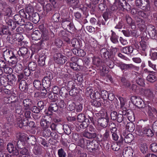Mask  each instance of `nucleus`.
<instances>
[{
  "mask_svg": "<svg viewBox=\"0 0 157 157\" xmlns=\"http://www.w3.org/2000/svg\"><path fill=\"white\" fill-rule=\"evenodd\" d=\"M39 29L42 33L41 34L40 32L37 30L31 34V36L33 40H39L40 37H43L44 39L47 40L48 39V31L43 25L39 26Z\"/></svg>",
  "mask_w": 157,
  "mask_h": 157,
  "instance_id": "f257e3e1",
  "label": "nucleus"
},
{
  "mask_svg": "<svg viewBox=\"0 0 157 157\" xmlns=\"http://www.w3.org/2000/svg\"><path fill=\"white\" fill-rule=\"evenodd\" d=\"M131 100L138 107L143 108L145 104L144 101L139 97L132 96L131 97Z\"/></svg>",
  "mask_w": 157,
  "mask_h": 157,
  "instance_id": "f03ea898",
  "label": "nucleus"
},
{
  "mask_svg": "<svg viewBox=\"0 0 157 157\" xmlns=\"http://www.w3.org/2000/svg\"><path fill=\"white\" fill-rule=\"evenodd\" d=\"M136 133L137 135L141 136L145 135L147 136H152L153 135L152 131L151 129L146 127L143 128L141 131H137Z\"/></svg>",
  "mask_w": 157,
  "mask_h": 157,
  "instance_id": "7ed1b4c3",
  "label": "nucleus"
},
{
  "mask_svg": "<svg viewBox=\"0 0 157 157\" xmlns=\"http://www.w3.org/2000/svg\"><path fill=\"white\" fill-rule=\"evenodd\" d=\"M54 58L56 62L60 64L64 63L67 60L66 57L60 53L55 54L54 55Z\"/></svg>",
  "mask_w": 157,
  "mask_h": 157,
  "instance_id": "20e7f679",
  "label": "nucleus"
},
{
  "mask_svg": "<svg viewBox=\"0 0 157 157\" xmlns=\"http://www.w3.org/2000/svg\"><path fill=\"white\" fill-rule=\"evenodd\" d=\"M7 149L9 153L11 154L12 155L17 156L19 154V152L17 147H14L12 143H10L7 144Z\"/></svg>",
  "mask_w": 157,
  "mask_h": 157,
  "instance_id": "39448f33",
  "label": "nucleus"
},
{
  "mask_svg": "<svg viewBox=\"0 0 157 157\" xmlns=\"http://www.w3.org/2000/svg\"><path fill=\"white\" fill-rule=\"evenodd\" d=\"M52 78L50 76H45L42 80V85L44 88L49 90V87L51 86V80Z\"/></svg>",
  "mask_w": 157,
  "mask_h": 157,
  "instance_id": "423d86ee",
  "label": "nucleus"
},
{
  "mask_svg": "<svg viewBox=\"0 0 157 157\" xmlns=\"http://www.w3.org/2000/svg\"><path fill=\"white\" fill-rule=\"evenodd\" d=\"M10 53L12 54V55L11 56H8L9 58L11 60V61H10V64L13 68H14L16 66L17 63V59L15 56L13 54V52L12 51H8L6 53V54L7 55H10Z\"/></svg>",
  "mask_w": 157,
  "mask_h": 157,
  "instance_id": "0eeeda50",
  "label": "nucleus"
},
{
  "mask_svg": "<svg viewBox=\"0 0 157 157\" xmlns=\"http://www.w3.org/2000/svg\"><path fill=\"white\" fill-rule=\"evenodd\" d=\"M92 90H93L91 88L89 89V90L87 89L86 94L90 95L91 98H95L96 99H100L101 97L100 93L97 91L92 93Z\"/></svg>",
  "mask_w": 157,
  "mask_h": 157,
  "instance_id": "6e6552de",
  "label": "nucleus"
},
{
  "mask_svg": "<svg viewBox=\"0 0 157 157\" xmlns=\"http://www.w3.org/2000/svg\"><path fill=\"white\" fill-rule=\"evenodd\" d=\"M47 118L44 117V118H42L41 120V126L44 130H46L50 126V122L48 120Z\"/></svg>",
  "mask_w": 157,
  "mask_h": 157,
  "instance_id": "1a4fd4ad",
  "label": "nucleus"
},
{
  "mask_svg": "<svg viewBox=\"0 0 157 157\" xmlns=\"http://www.w3.org/2000/svg\"><path fill=\"white\" fill-rule=\"evenodd\" d=\"M33 104L32 100L29 98L24 99L23 101V109L25 110L29 109Z\"/></svg>",
  "mask_w": 157,
  "mask_h": 157,
  "instance_id": "9d476101",
  "label": "nucleus"
},
{
  "mask_svg": "<svg viewBox=\"0 0 157 157\" xmlns=\"http://www.w3.org/2000/svg\"><path fill=\"white\" fill-rule=\"evenodd\" d=\"M133 151L130 147L125 148L123 152L124 157H132Z\"/></svg>",
  "mask_w": 157,
  "mask_h": 157,
  "instance_id": "9b49d317",
  "label": "nucleus"
},
{
  "mask_svg": "<svg viewBox=\"0 0 157 157\" xmlns=\"http://www.w3.org/2000/svg\"><path fill=\"white\" fill-rule=\"evenodd\" d=\"M109 121V119L105 118H100L98 120V124L103 128L106 127Z\"/></svg>",
  "mask_w": 157,
  "mask_h": 157,
  "instance_id": "f8f14e48",
  "label": "nucleus"
},
{
  "mask_svg": "<svg viewBox=\"0 0 157 157\" xmlns=\"http://www.w3.org/2000/svg\"><path fill=\"white\" fill-rule=\"evenodd\" d=\"M29 121L28 119L27 118H25L24 119L22 120H21V121H19V123H18L17 124L18 125V126L20 128H21L23 126H26L29 125L30 126L29 124H30L31 125H32L33 126L34 124V122H31L28 123Z\"/></svg>",
  "mask_w": 157,
  "mask_h": 157,
  "instance_id": "ddd939ff",
  "label": "nucleus"
},
{
  "mask_svg": "<svg viewBox=\"0 0 157 157\" xmlns=\"http://www.w3.org/2000/svg\"><path fill=\"white\" fill-rule=\"evenodd\" d=\"M145 96L148 99L150 100L152 99L154 96L153 90L150 89H145L144 91Z\"/></svg>",
  "mask_w": 157,
  "mask_h": 157,
  "instance_id": "4468645a",
  "label": "nucleus"
},
{
  "mask_svg": "<svg viewBox=\"0 0 157 157\" xmlns=\"http://www.w3.org/2000/svg\"><path fill=\"white\" fill-rule=\"evenodd\" d=\"M136 24L137 26L140 29L143 30L145 28V22L144 20L137 17L136 19Z\"/></svg>",
  "mask_w": 157,
  "mask_h": 157,
  "instance_id": "2eb2a0df",
  "label": "nucleus"
},
{
  "mask_svg": "<svg viewBox=\"0 0 157 157\" xmlns=\"http://www.w3.org/2000/svg\"><path fill=\"white\" fill-rule=\"evenodd\" d=\"M136 5L139 8L144 9L147 5H148L147 2L145 0H136Z\"/></svg>",
  "mask_w": 157,
  "mask_h": 157,
  "instance_id": "dca6fc26",
  "label": "nucleus"
},
{
  "mask_svg": "<svg viewBox=\"0 0 157 157\" xmlns=\"http://www.w3.org/2000/svg\"><path fill=\"white\" fill-rule=\"evenodd\" d=\"M14 19L18 25H23L25 23V20L21 18V16L18 14L15 15L14 16Z\"/></svg>",
  "mask_w": 157,
  "mask_h": 157,
  "instance_id": "f3484780",
  "label": "nucleus"
},
{
  "mask_svg": "<svg viewBox=\"0 0 157 157\" xmlns=\"http://www.w3.org/2000/svg\"><path fill=\"white\" fill-rule=\"evenodd\" d=\"M25 10L28 16V18L34 13V12L33 7L30 4H28L25 7Z\"/></svg>",
  "mask_w": 157,
  "mask_h": 157,
  "instance_id": "a211bd4d",
  "label": "nucleus"
},
{
  "mask_svg": "<svg viewBox=\"0 0 157 157\" xmlns=\"http://www.w3.org/2000/svg\"><path fill=\"white\" fill-rule=\"evenodd\" d=\"M119 5L126 10H128L131 9V6L126 3V1L125 0H119Z\"/></svg>",
  "mask_w": 157,
  "mask_h": 157,
  "instance_id": "6ab92c4d",
  "label": "nucleus"
},
{
  "mask_svg": "<svg viewBox=\"0 0 157 157\" xmlns=\"http://www.w3.org/2000/svg\"><path fill=\"white\" fill-rule=\"evenodd\" d=\"M82 135L84 137L89 139L94 138L96 136L95 132L90 133L86 131L83 132Z\"/></svg>",
  "mask_w": 157,
  "mask_h": 157,
  "instance_id": "aec40b11",
  "label": "nucleus"
},
{
  "mask_svg": "<svg viewBox=\"0 0 157 157\" xmlns=\"http://www.w3.org/2000/svg\"><path fill=\"white\" fill-rule=\"evenodd\" d=\"M123 135L125 136L124 140L126 143H130L134 139V136L132 134L129 133L125 136V133L124 132Z\"/></svg>",
  "mask_w": 157,
  "mask_h": 157,
  "instance_id": "412c9836",
  "label": "nucleus"
},
{
  "mask_svg": "<svg viewBox=\"0 0 157 157\" xmlns=\"http://www.w3.org/2000/svg\"><path fill=\"white\" fill-rule=\"evenodd\" d=\"M133 50V48L131 46L123 47L121 49V51L122 52L127 54L132 53Z\"/></svg>",
  "mask_w": 157,
  "mask_h": 157,
  "instance_id": "4be33fe9",
  "label": "nucleus"
},
{
  "mask_svg": "<svg viewBox=\"0 0 157 157\" xmlns=\"http://www.w3.org/2000/svg\"><path fill=\"white\" fill-rule=\"evenodd\" d=\"M5 21L6 24L10 26L12 29H14L16 27V24L9 17H5Z\"/></svg>",
  "mask_w": 157,
  "mask_h": 157,
  "instance_id": "5701e85b",
  "label": "nucleus"
},
{
  "mask_svg": "<svg viewBox=\"0 0 157 157\" xmlns=\"http://www.w3.org/2000/svg\"><path fill=\"white\" fill-rule=\"evenodd\" d=\"M19 88L22 91H26L28 90V86L26 81L22 80L19 85Z\"/></svg>",
  "mask_w": 157,
  "mask_h": 157,
  "instance_id": "b1692460",
  "label": "nucleus"
},
{
  "mask_svg": "<svg viewBox=\"0 0 157 157\" xmlns=\"http://www.w3.org/2000/svg\"><path fill=\"white\" fill-rule=\"evenodd\" d=\"M29 18L31 19L32 21L35 24L37 23L40 20L39 16L37 13H33Z\"/></svg>",
  "mask_w": 157,
  "mask_h": 157,
  "instance_id": "393cba45",
  "label": "nucleus"
},
{
  "mask_svg": "<svg viewBox=\"0 0 157 157\" xmlns=\"http://www.w3.org/2000/svg\"><path fill=\"white\" fill-rule=\"evenodd\" d=\"M148 33L151 36L155 37L156 34L155 27L151 25H150L148 27Z\"/></svg>",
  "mask_w": 157,
  "mask_h": 157,
  "instance_id": "a878e982",
  "label": "nucleus"
},
{
  "mask_svg": "<svg viewBox=\"0 0 157 157\" xmlns=\"http://www.w3.org/2000/svg\"><path fill=\"white\" fill-rule=\"evenodd\" d=\"M90 146V147H88V150L90 152H94L98 149V144L97 142L95 141L91 143Z\"/></svg>",
  "mask_w": 157,
  "mask_h": 157,
  "instance_id": "bb28decb",
  "label": "nucleus"
},
{
  "mask_svg": "<svg viewBox=\"0 0 157 157\" xmlns=\"http://www.w3.org/2000/svg\"><path fill=\"white\" fill-rule=\"evenodd\" d=\"M10 33L8 29V27L5 25H3L0 27V35L10 34Z\"/></svg>",
  "mask_w": 157,
  "mask_h": 157,
  "instance_id": "cd10ccee",
  "label": "nucleus"
},
{
  "mask_svg": "<svg viewBox=\"0 0 157 157\" xmlns=\"http://www.w3.org/2000/svg\"><path fill=\"white\" fill-rule=\"evenodd\" d=\"M117 66L122 71H126L129 70L130 64H126L122 62L117 63Z\"/></svg>",
  "mask_w": 157,
  "mask_h": 157,
  "instance_id": "c85d7f7f",
  "label": "nucleus"
},
{
  "mask_svg": "<svg viewBox=\"0 0 157 157\" xmlns=\"http://www.w3.org/2000/svg\"><path fill=\"white\" fill-rule=\"evenodd\" d=\"M16 137L18 140H21L23 141H27V137L26 135L24 133L19 132L16 134Z\"/></svg>",
  "mask_w": 157,
  "mask_h": 157,
  "instance_id": "c756f323",
  "label": "nucleus"
},
{
  "mask_svg": "<svg viewBox=\"0 0 157 157\" xmlns=\"http://www.w3.org/2000/svg\"><path fill=\"white\" fill-rule=\"evenodd\" d=\"M58 106L57 104L51 103L48 108V110L51 113L56 112L58 109Z\"/></svg>",
  "mask_w": 157,
  "mask_h": 157,
  "instance_id": "7c9ffc66",
  "label": "nucleus"
},
{
  "mask_svg": "<svg viewBox=\"0 0 157 157\" xmlns=\"http://www.w3.org/2000/svg\"><path fill=\"white\" fill-rule=\"evenodd\" d=\"M33 153L36 155H40L42 152V147L41 146H35L33 149Z\"/></svg>",
  "mask_w": 157,
  "mask_h": 157,
  "instance_id": "2f4dec72",
  "label": "nucleus"
},
{
  "mask_svg": "<svg viewBox=\"0 0 157 157\" xmlns=\"http://www.w3.org/2000/svg\"><path fill=\"white\" fill-rule=\"evenodd\" d=\"M61 25L63 28L65 29H67V28L70 24L71 22L67 19H63L61 18Z\"/></svg>",
  "mask_w": 157,
  "mask_h": 157,
  "instance_id": "473e14b6",
  "label": "nucleus"
},
{
  "mask_svg": "<svg viewBox=\"0 0 157 157\" xmlns=\"http://www.w3.org/2000/svg\"><path fill=\"white\" fill-rule=\"evenodd\" d=\"M65 86L68 90L75 89V83L73 81H70L66 83Z\"/></svg>",
  "mask_w": 157,
  "mask_h": 157,
  "instance_id": "72a5a7b5",
  "label": "nucleus"
},
{
  "mask_svg": "<svg viewBox=\"0 0 157 157\" xmlns=\"http://www.w3.org/2000/svg\"><path fill=\"white\" fill-rule=\"evenodd\" d=\"M12 8L10 6H8L3 10V14L5 16L7 17H10L12 13Z\"/></svg>",
  "mask_w": 157,
  "mask_h": 157,
  "instance_id": "f704fd0d",
  "label": "nucleus"
},
{
  "mask_svg": "<svg viewBox=\"0 0 157 157\" xmlns=\"http://www.w3.org/2000/svg\"><path fill=\"white\" fill-rule=\"evenodd\" d=\"M28 52V50L26 48L22 47L19 49V51L18 52V53L19 56L24 57L27 54Z\"/></svg>",
  "mask_w": 157,
  "mask_h": 157,
  "instance_id": "c9c22d12",
  "label": "nucleus"
},
{
  "mask_svg": "<svg viewBox=\"0 0 157 157\" xmlns=\"http://www.w3.org/2000/svg\"><path fill=\"white\" fill-rule=\"evenodd\" d=\"M143 108H144L147 112L150 115L152 114V112L155 111V109L153 107H151L149 105L145 106L144 105V106Z\"/></svg>",
  "mask_w": 157,
  "mask_h": 157,
  "instance_id": "e433bc0d",
  "label": "nucleus"
},
{
  "mask_svg": "<svg viewBox=\"0 0 157 157\" xmlns=\"http://www.w3.org/2000/svg\"><path fill=\"white\" fill-rule=\"evenodd\" d=\"M59 94L64 98H66L68 96L67 90L64 87H62L59 92Z\"/></svg>",
  "mask_w": 157,
  "mask_h": 157,
  "instance_id": "4c0bfd02",
  "label": "nucleus"
},
{
  "mask_svg": "<svg viewBox=\"0 0 157 157\" xmlns=\"http://www.w3.org/2000/svg\"><path fill=\"white\" fill-rule=\"evenodd\" d=\"M112 32L110 40L113 43L116 44L118 42V37L116 35L115 33L112 30H111Z\"/></svg>",
  "mask_w": 157,
  "mask_h": 157,
  "instance_id": "58836bf2",
  "label": "nucleus"
},
{
  "mask_svg": "<svg viewBox=\"0 0 157 157\" xmlns=\"http://www.w3.org/2000/svg\"><path fill=\"white\" fill-rule=\"evenodd\" d=\"M128 119L131 122L134 121L135 117L133 113L131 110L127 112L126 114Z\"/></svg>",
  "mask_w": 157,
  "mask_h": 157,
  "instance_id": "ea45409f",
  "label": "nucleus"
},
{
  "mask_svg": "<svg viewBox=\"0 0 157 157\" xmlns=\"http://www.w3.org/2000/svg\"><path fill=\"white\" fill-rule=\"evenodd\" d=\"M121 143L119 142H114L111 145V147L112 150L114 151H118L120 148Z\"/></svg>",
  "mask_w": 157,
  "mask_h": 157,
  "instance_id": "a19ab883",
  "label": "nucleus"
},
{
  "mask_svg": "<svg viewBox=\"0 0 157 157\" xmlns=\"http://www.w3.org/2000/svg\"><path fill=\"white\" fill-rule=\"evenodd\" d=\"M126 129L130 132H133L135 129V126L132 122L128 123L126 126Z\"/></svg>",
  "mask_w": 157,
  "mask_h": 157,
  "instance_id": "79ce46f5",
  "label": "nucleus"
},
{
  "mask_svg": "<svg viewBox=\"0 0 157 157\" xmlns=\"http://www.w3.org/2000/svg\"><path fill=\"white\" fill-rule=\"evenodd\" d=\"M7 78L8 79V81L11 82L12 84L17 79L16 77L13 74H9L7 75Z\"/></svg>",
  "mask_w": 157,
  "mask_h": 157,
  "instance_id": "37998d69",
  "label": "nucleus"
},
{
  "mask_svg": "<svg viewBox=\"0 0 157 157\" xmlns=\"http://www.w3.org/2000/svg\"><path fill=\"white\" fill-rule=\"evenodd\" d=\"M102 139L104 141H108L110 139V131L106 129L103 135Z\"/></svg>",
  "mask_w": 157,
  "mask_h": 157,
  "instance_id": "c03bdc74",
  "label": "nucleus"
},
{
  "mask_svg": "<svg viewBox=\"0 0 157 157\" xmlns=\"http://www.w3.org/2000/svg\"><path fill=\"white\" fill-rule=\"evenodd\" d=\"M27 20H25V23L23 25H25V27L28 30H32L33 28L32 23L29 22H27Z\"/></svg>",
  "mask_w": 157,
  "mask_h": 157,
  "instance_id": "a18cd8bd",
  "label": "nucleus"
},
{
  "mask_svg": "<svg viewBox=\"0 0 157 157\" xmlns=\"http://www.w3.org/2000/svg\"><path fill=\"white\" fill-rule=\"evenodd\" d=\"M45 56H42L39 58L38 61V64L40 66H44L45 63Z\"/></svg>",
  "mask_w": 157,
  "mask_h": 157,
  "instance_id": "49530a36",
  "label": "nucleus"
},
{
  "mask_svg": "<svg viewBox=\"0 0 157 157\" xmlns=\"http://www.w3.org/2000/svg\"><path fill=\"white\" fill-rule=\"evenodd\" d=\"M71 44L73 47L77 48L79 47V43L77 39L76 38H73L71 41Z\"/></svg>",
  "mask_w": 157,
  "mask_h": 157,
  "instance_id": "de8ad7c7",
  "label": "nucleus"
},
{
  "mask_svg": "<svg viewBox=\"0 0 157 157\" xmlns=\"http://www.w3.org/2000/svg\"><path fill=\"white\" fill-rule=\"evenodd\" d=\"M25 143V141L18 140L17 142H16L15 144L17 147L19 149H22Z\"/></svg>",
  "mask_w": 157,
  "mask_h": 157,
  "instance_id": "09e8293b",
  "label": "nucleus"
},
{
  "mask_svg": "<svg viewBox=\"0 0 157 157\" xmlns=\"http://www.w3.org/2000/svg\"><path fill=\"white\" fill-rule=\"evenodd\" d=\"M34 86L35 88L39 90L41 87V82L39 80H35L33 82Z\"/></svg>",
  "mask_w": 157,
  "mask_h": 157,
  "instance_id": "8fccbe9b",
  "label": "nucleus"
},
{
  "mask_svg": "<svg viewBox=\"0 0 157 157\" xmlns=\"http://www.w3.org/2000/svg\"><path fill=\"white\" fill-rule=\"evenodd\" d=\"M58 154L59 157H66L67 156L66 152L62 148L58 150Z\"/></svg>",
  "mask_w": 157,
  "mask_h": 157,
  "instance_id": "3c124183",
  "label": "nucleus"
},
{
  "mask_svg": "<svg viewBox=\"0 0 157 157\" xmlns=\"http://www.w3.org/2000/svg\"><path fill=\"white\" fill-rule=\"evenodd\" d=\"M60 15L59 13H56L52 16V19L54 22H58L59 20Z\"/></svg>",
  "mask_w": 157,
  "mask_h": 157,
  "instance_id": "603ef678",
  "label": "nucleus"
},
{
  "mask_svg": "<svg viewBox=\"0 0 157 157\" xmlns=\"http://www.w3.org/2000/svg\"><path fill=\"white\" fill-rule=\"evenodd\" d=\"M118 98L120 101L121 108H122L124 110H126V108L124 107V105L125 104V102L124 98L121 97H118Z\"/></svg>",
  "mask_w": 157,
  "mask_h": 157,
  "instance_id": "864d4df0",
  "label": "nucleus"
},
{
  "mask_svg": "<svg viewBox=\"0 0 157 157\" xmlns=\"http://www.w3.org/2000/svg\"><path fill=\"white\" fill-rule=\"evenodd\" d=\"M136 82L137 84L142 86H144L145 84L144 80L141 77L137 78Z\"/></svg>",
  "mask_w": 157,
  "mask_h": 157,
  "instance_id": "5fc2aeb1",
  "label": "nucleus"
},
{
  "mask_svg": "<svg viewBox=\"0 0 157 157\" xmlns=\"http://www.w3.org/2000/svg\"><path fill=\"white\" fill-rule=\"evenodd\" d=\"M28 66L29 70L31 71H34L36 67V64L34 62H31L29 63Z\"/></svg>",
  "mask_w": 157,
  "mask_h": 157,
  "instance_id": "6e6d98bb",
  "label": "nucleus"
},
{
  "mask_svg": "<svg viewBox=\"0 0 157 157\" xmlns=\"http://www.w3.org/2000/svg\"><path fill=\"white\" fill-rule=\"evenodd\" d=\"M156 79V77L151 74H149L147 77V79L148 81L151 82H154Z\"/></svg>",
  "mask_w": 157,
  "mask_h": 157,
  "instance_id": "4d7b16f0",
  "label": "nucleus"
},
{
  "mask_svg": "<svg viewBox=\"0 0 157 157\" xmlns=\"http://www.w3.org/2000/svg\"><path fill=\"white\" fill-rule=\"evenodd\" d=\"M109 93L105 90H103L101 91V96L102 98L106 100L108 99V98Z\"/></svg>",
  "mask_w": 157,
  "mask_h": 157,
  "instance_id": "13d9d810",
  "label": "nucleus"
},
{
  "mask_svg": "<svg viewBox=\"0 0 157 157\" xmlns=\"http://www.w3.org/2000/svg\"><path fill=\"white\" fill-rule=\"evenodd\" d=\"M100 53L103 55L104 57H109V52L106 48H102L100 51Z\"/></svg>",
  "mask_w": 157,
  "mask_h": 157,
  "instance_id": "bf43d9fd",
  "label": "nucleus"
},
{
  "mask_svg": "<svg viewBox=\"0 0 157 157\" xmlns=\"http://www.w3.org/2000/svg\"><path fill=\"white\" fill-rule=\"evenodd\" d=\"M141 151L143 153H144L147 151V147L146 144L143 143L141 144L140 147Z\"/></svg>",
  "mask_w": 157,
  "mask_h": 157,
  "instance_id": "052dcab7",
  "label": "nucleus"
},
{
  "mask_svg": "<svg viewBox=\"0 0 157 157\" xmlns=\"http://www.w3.org/2000/svg\"><path fill=\"white\" fill-rule=\"evenodd\" d=\"M3 69L4 72L6 74H11L13 71L11 67H9L8 64Z\"/></svg>",
  "mask_w": 157,
  "mask_h": 157,
  "instance_id": "680f3d73",
  "label": "nucleus"
},
{
  "mask_svg": "<svg viewBox=\"0 0 157 157\" xmlns=\"http://www.w3.org/2000/svg\"><path fill=\"white\" fill-rule=\"evenodd\" d=\"M52 5L50 3L47 4L44 8V10L47 13H48L52 11Z\"/></svg>",
  "mask_w": 157,
  "mask_h": 157,
  "instance_id": "e2e57ef3",
  "label": "nucleus"
},
{
  "mask_svg": "<svg viewBox=\"0 0 157 157\" xmlns=\"http://www.w3.org/2000/svg\"><path fill=\"white\" fill-rule=\"evenodd\" d=\"M29 140V142L32 145L35 144L36 141V138L33 136H31L30 137H27V140Z\"/></svg>",
  "mask_w": 157,
  "mask_h": 157,
  "instance_id": "0e129e2a",
  "label": "nucleus"
},
{
  "mask_svg": "<svg viewBox=\"0 0 157 157\" xmlns=\"http://www.w3.org/2000/svg\"><path fill=\"white\" fill-rule=\"evenodd\" d=\"M83 109L82 104L80 103H77L75 105V109L77 112H80Z\"/></svg>",
  "mask_w": 157,
  "mask_h": 157,
  "instance_id": "69168bd1",
  "label": "nucleus"
},
{
  "mask_svg": "<svg viewBox=\"0 0 157 157\" xmlns=\"http://www.w3.org/2000/svg\"><path fill=\"white\" fill-rule=\"evenodd\" d=\"M91 105L96 107H99L101 106V103L98 101L93 100L91 102Z\"/></svg>",
  "mask_w": 157,
  "mask_h": 157,
  "instance_id": "338daca9",
  "label": "nucleus"
},
{
  "mask_svg": "<svg viewBox=\"0 0 157 157\" xmlns=\"http://www.w3.org/2000/svg\"><path fill=\"white\" fill-rule=\"evenodd\" d=\"M150 149L154 152L157 151V144L152 143L150 145Z\"/></svg>",
  "mask_w": 157,
  "mask_h": 157,
  "instance_id": "774afa93",
  "label": "nucleus"
}]
</instances>
